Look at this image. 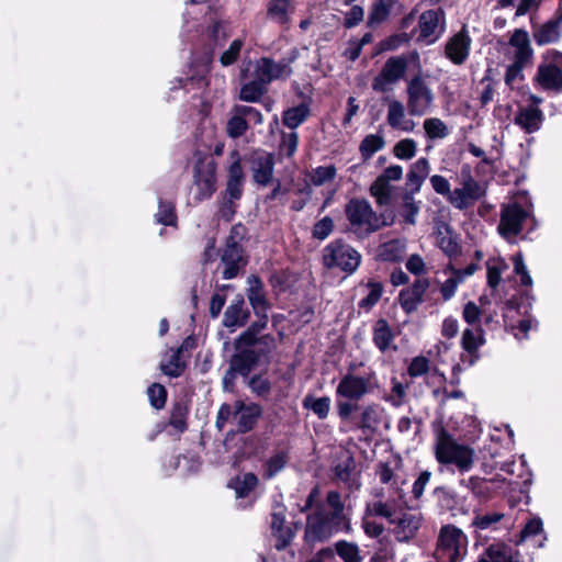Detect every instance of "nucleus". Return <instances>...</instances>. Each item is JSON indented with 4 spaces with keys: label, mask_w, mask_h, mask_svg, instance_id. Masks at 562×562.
<instances>
[{
    "label": "nucleus",
    "mask_w": 562,
    "mask_h": 562,
    "mask_svg": "<svg viewBox=\"0 0 562 562\" xmlns=\"http://www.w3.org/2000/svg\"><path fill=\"white\" fill-rule=\"evenodd\" d=\"M434 451L440 465H453L460 473L471 471L476 459L475 450L472 447L459 443L442 427L436 431Z\"/></svg>",
    "instance_id": "nucleus-1"
},
{
    "label": "nucleus",
    "mask_w": 562,
    "mask_h": 562,
    "mask_svg": "<svg viewBox=\"0 0 562 562\" xmlns=\"http://www.w3.org/2000/svg\"><path fill=\"white\" fill-rule=\"evenodd\" d=\"M350 229L359 237H366L393 223L392 214L378 215L364 199L350 200L345 209Z\"/></svg>",
    "instance_id": "nucleus-2"
},
{
    "label": "nucleus",
    "mask_w": 562,
    "mask_h": 562,
    "mask_svg": "<svg viewBox=\"0 0 562 562\" xmlns=\"http://www.w3.org/2000/svg\"><path fill=\"white\" fill-rule=\"evenodd\" d=\"M468 551V537L458 527L445 525L440 528L435 558L437 562H461Z\"/></svg>",
    "instance_id": "nucleus-3"
},
{
    "label": "nucleus",
    "mask_w": 562,
    "mask_h": 562,
    "mask_svg": "<svg viewBox=\"0 0 562 562\" xmlns=\"http://www.w3.org/2000/svg\"><path fill=\"white\" fill-rule=\"evenodd\" d=\"M485 194V184L473 177L470 166H462L459 187L453 189L450 204L459 211H464L472 207Z\"/></svg>",
    "instance_id": "nucleus-4"
},
{
    "label": "nucleus",
    "mask_w": 562,
    "mask_h": 562,
    "mask_svg": "<svg viewBox=\"0 0 562 562\" xmlns=\"http://www.w3.org/2000/svg\"><path fill=\"white\" fill-rule=\"evenodd\" d=\"M376 387L378 379L375 372L371 371L366 375H358L348 371L337 384L336 396L342 400L359 402Z\"/></svg>",
    "instance_id": "nucleus-5"
},
{
    "label": "nucleus",
    "mask_w": 562,
    "mask_h": 562,
    "mask_svg": "<svg viewBox=\"0 0 562 562\" xmlns=\"http://www.w3.org/2000/svg\"><path fill=\"white\" fill-rule=\"evenodd\" d=\"M361 261V255L348 244L341 240H334L323 249V263L326 268H338L345 272L352 273Z\"/></svg>",
    "instance_id": "nucleus-6"
},
{
    "label": "nucleus",
    "mask_w": 562,
    "mask_h": 562,
    "mask_svg": "<svg viewBox=\"0 0 562 562\" xmlns=\"http://www.w3.org/2000/svg\"><path fill=\"white\" fill-rule=\"evenodd\" d=\"M446 15L441 9H431L424 11L414 29L415 41L422 45L435 44L445 33Z\"/></svg>",
    "instance_id": "nucleus-7"
},
{
    "label": "nucleus",
    "mask_w": 562,
    "mask_h": 562,
    "mask_svg": "<svg viewBox=\"0 0 562 562\" xmlns=\"http://www.w3.org/2000/svg\"><path fill=\"white\" fill-rule=\"evenodd\" d=\"M537 83L544 90H562V53L549 49L538 66L535 77Z\"/></svg>",
    "instance_id": "nucleus-8"
},
{
    "label": "nucleus",
    "mask_w": 562,
    "mask_h": 562,
    "mask_svg": "<svg viewBox=\"0 0 562 562\" xmlns=\"http://www.w3.org/2000/svg\"><path fill=\"white\" fill-rule=\"evenodd\" d=\"M407 110L411 115L426 114L434 103V93L420 75L414 76L407 83Z\"/></svg>",
    "instance_id": "nucleus-9"
},
{
    "label": "nucleus",
    "mask_w": 562,
    "mask_h": 562,
    "mask_svg": "<svg viewBox=\"0 0 562 562\" xmlns=\"http://www.w3.org/2000/svg\"><path fill=\"white\" fill-rule=\"evenodd\" d=\"M530 210L517 201L504 204L501 211L498 233L507 240H513L522 229V223L530 216Z\"/></svg>",
    "instance_id": "nucleus-10"
},
{
    "label": "nucleus",
    "mask_w": 562,
    "mask_h": 562,
    "mask_svg": "<svg viewBox=\"0 0 562 562\" xmlns=\"http://www.w3.org/2000/svg\"><path fill=\"white\" fill-rule=\"evenodd\" d=\"M408 60L405 56L387 58L381 71L372 80V89L376 92H386L406 74Z\"/></svg>",
    "instance_id": "nucleus-11"
},
{
    "label": "nucleus",
    "mask_w": 562,
    "mask_h": 562,
    "mask_svg": "<svg viewBox=\"0 0 562 562\" xmlns=\"http://www.w3.org/2000/svg\"><path fill=\"white\" fill-rule=\"evenodd\" d=\"M194 182L191 187V194L194 202L200 203L210 199L215 192L216 167L210 161L207 164L199 162L194 167Z\"/></svg>",
    "instance_id": "nucleus-12"
},
{
    "label": "nucleus",
    "mask_w": 562,
    "mask_h": 562,
    "mask_svg": "<svg viewBox=\"0 0 562 562\" xmlns=\"http://www.w3.org/2000/svg\"><path fill=\"white\" fill-rule=\"evenodd\" d=\"M235 347L236 353L232 357L229 364L243 376H247L259 362L262 353L267 352V348L257 350L255 346L241 345L239 339L236 340Z\"/></svg>",
    "instance_id": "nucleus-13"
},
{
    "label": "nucleus",
    "mask_w": 562,
    "mask_h": 562,
    "mask_svg": "<svg viewBox=\"0 0 562 562\" xmlns=\"http://www.w3.org/2000/svg\"><path fill=\"white\" fill-rule=\"evenodd\" d=\"M290 75L291 68L288 64L260 58L256 61L252 79L267 88L271 81L286 78Z\"/></svg>",
    "instance_id": "nucleus-14"
},
{
    "label": "nucleus",
    "mask_w": 562,
    "mask_h": 562,
    "mask_svg": "<svg viewBox=\"0 0 562 562\" xmlns=\"http://www.w3.org/2000/svg\"><path fill=\"white\" fill-rule=\"evenodd\" d=\"M472 40L465 27L448 38L445 45V56L454 65H463L471 49Z\"/></svg>",
    "instance_id": "nucleus-15"
},
{
    "label": "nucleus",
    "mask_w": 562,
    "mask_h": 562,
    "mask_svg": "<svg viewBox=\"0 0 562 562\" xmlns=\"http://www.w3.org/2000/svg\"><path fill=\"white\" fill-rule=\"evenodd\" d=\"M274 157L272 154L259 151L255 153L251 160V171L254 181L262 187H267L273 180Z\"/></svg>",
    "instance_id": "nucleus-16"
},
{
    "label": "nucleus",
    "mask_w": 562,
    "mask_h": 562,
    "mask_svg": "<svg viewBox=\"0 0 562 562\" xmlns=\"http://www.w3.org/2000/svg\"><path fill=\"white\" fill-rule=\"evenodd\" d=\"M261 416L262 407L259 404L236 401V423L239 432L245 434L254 429Z\"/></svg>",
    "instance_id": "nucleus-17"
},
{
    "label": "nucleus",
    "mask_w": 562,
    "mask_h": 562,
    "mask_svg": "<svg viewBox=\"0 0 562 562\" xmlns=\"http://www.w3.org/2000/svg\"><path fill=\"white\" fill-rule=\"evenodd\" d=\"M429 280L427 278L416 279L415 282L400 292L398 301L402 308L411 314L417 310L423 302V297L429 288Z\"/></svg>",
    "instance_id": "nucleus-18"
},
{
    "label": "nucleus",
    "mask_w": 562,
    "mask_h": 562,
    "mask_svg": "<svg viewBox=\"0 0 562 562\" xmlns=\"http://www.w3.org/2000/svg\"><path fill=\"white\" fill-rule=\"evenodd\" d=\"M285 507L281 504H276L271 513V530L277 537L276 548L278 550L284 549L291 541L293 532L285 525Z\"/></svg>",
    "instance_id": "nucleus-19"
},
{
    "label": "nucleus",
    "mask_w": 562,
    "mask_h": 562,
    "mask_svg": "<svg viewBox=\"0 0 562 562\" xmlns=\"http://www.w3.org/2000/svg\"><path fill=\"white\" fill-rule=\"evenodd\" d=\"M386 122L392 128L406 133L416 127L415 121L407 116L404 104L395 99L387 103Z\"/></svg>",
    "instance_id": "nucleus-20"
},
{
    "label": "nucleus",
    "mask_w": 562,
    "mask_h": 562,
    "mask_svg": "<svg viewBox=\"0 0 562 562\" xmlns=\"http://www.w3.org/2000/svg\"><path fill=\"white\" fill-rule=\"evenodd\" d=\"M544 120L543 112L535 105L520 108L515 117L514 123L524 132L532 134L540 130Z\"/></svg>",
    "instance_id": "nucleus-21"
},
{
    "label": "nucleus",
    "mask_w": 562,
    "mask_h": 562,
    "mask_svg": "<svg viewBox=\"0 0 562 562\" xmlns=\"http://www.w3.org/2000/svg\"><path fill=\"white\" fill-rule=\"evenodd\" d=\"M509 45L513 48L515 63L528 65L531 61L533 50L530 45L529 35L525 30H515L509 40Z\"/></svg>",
    "instance_id": "nucleus-22"
},
{
    "label": "nucleus",
    "mask_w": 562,
    "mask_h": 562,
    "mask_svg": "<svg viewBox=\"0 0 562 562\" xmlns=\"http://www.w3.org/2000/svg\"><path fill=\"white\" fill-rule=\"evenodd\" d=\"M477 562H519V553L512 546L494 542L484 550Z\"/></svg>",
    "instance_id": "nucleus-23"
},
{
    "label": "nucleus",
    "mask_w": 562,
    "mask_h": 562,
    "mask_svg": "<svg viewBox=\"0 0 562 562\" xmlns=\"http://www.w3.org/2000/svg\"><path fill=\"white\" fill-rule=\"evenodd\" d=\"M241 252L240 246L231 237L222 255V262L225 265L224 279L229 280L238 274L243 259Z\"/></svg>",
    "instance_id": "nucleus-24"
},
{
    "label": "nucleus",
    "mask_w": 562,
    "mask_h": 562,
    "mask_svg": "<svg viewBox=\"0 0 562 562\" xmlns=\"http://www.w3.org/2000/svg\"><path fill=\"white\" fill-rule=\"evenodd\" d=\"M258 316V319L254 322L249 328L244 331L237 339H239V344L247 345V346H256L257 344L263 345L265 348H267V342H272V338L270 336H261L260 338L257 337V335L266 328L268 324V315L266 313H260Z\"/></svg>",
    "instance_id": "nucleus-25"
},
{
    "label": "nucleus",
    "mask_w": 562,
    "mask_h": 562,
    "mask_svg": "<svg viewBox=\"0 0 562 562\" xmlns=\"http://www.w3.org/2000/svg\"><path fill=\"white\" fill-rule=\"evenodd\" d=\"M294 11L293 0H269L267 4L268 18L280 25H288Z\"/></svg>",
    "instance_id": "nucleus-26"
},
{
    "label": "nucleus",
    "mask_w": 562,
    "mask_h": 562,
    "mask_svg": "<svg viewBox=\"0 0 562 562\" xmlns=\"http://www.w3.org/2000/svg\"><path fill=\"white\" fill-rule=\"evenodd\" d=\"M395 335L389 323L384 318L378 319L372 328V340L374 346L381 351L386 352L389 349L396 347L393 345Z\"/></svg>",
    "instance_id": "nucleus-27"
},
{
    "label": "nucleus",
    "mask_w": 562,
    "mask_h": 562,
    "mask_svg": "<svg viewBox=\"0 0 562 562\" xmlns=\"http://www.w3.org/2000/svg\"><path fill=\"white\" fill-rule=\"evenodd\" d=\"M244 171L239 160L234 161L228 169V180L226 183L224 199L239 200L243 194Z\"/></svg>",
    "instance_id": "nucleus-28"
},
{
    "label": "nucleus",
    "mask_w": 562,
    "mask_h": 562,
    "mask_svg": "<svg viewBox=\"0 0 562 562\" xmlns=\"http://www.w3.org/2000/svg\"><path fill=\"white\" fill-rule=\"evenodd\" d=\"M430 165L428 159L419 158L412 166L406 176V187L408 192L417 193L429 175Z\"/></svg>",
    "instance_id": "nucleus-29"
},
{
    "label": "nucleus",
    "mask_w": 562,
    "mask_h": 562,
    "mask_svg": "<svg viewBox=\"0 0 562 562\" xmlns=\"http://www.w3.org/2000/svg\"><path fill=\"white\" fill-rule=\"evenodd\" d=\"M247 297L256 315L266 313L269 310V303L263 293L262 282L255 276L248 278Z\"/></svg>",
    "instance_id": "nucleus-30"
},
{
    "label": "nucleus",
    "mask_w": 562,
    "mask_h": 562,
    "mask_svg": "<svg viewBox=\"0 0 562 562\" xmlns=\"http://www.w3.org/2000/svg\"><path fill=\"white\" fill-rule=\"evenodd\" d=\"M395 538L400 542L409 541L419 528L420 520L414 514H403L401 518H395Z\"/></svg>",
    "instance_id": "nucleus-31"
},
{
    "label": "nucleus",
    "mask_w": 562,
    "mask_h": 562,
    "mask_svg": "<svg viewBox=\"0 0 562 562\" xmlns=\"http://www.w3.org/2000/svg\"><path fill=\"white\" fill-rule=\"evenodd\" d=\"M249 313L244 310L243 299L233 302L225 311L223 324L227 328L244 326L248 319Z\"/></svg>",
    "instance_id": "nucleus-32"
},
{
    "label": "nucleus",
    "mask_w": 562,
    "mask_h": 562,
    "mask_svg": "<svg viewBox=\"0 0 562 562\" xmlns=\"http://www.w3.org/2000/svg\"><path fill=\"white\" fill-rule=\"evenodd\" d=\"M306 538L312 541H322L330 536L328 522L321 515L307 517Z\"/></svg>",
    "instance_id": "nucleus-33"
},
{
    "label": "nucleus",
    "mask_w": 562,
    "mask_h": 562,
    "mask_svg": "<svg viewBox=\"0 0 562 562\" xmlns=\"http://www.w3.org/2000/svg\"><path fill=\"white\" fill-rule=\"evenodd\" d=\"M484 344L483 330L477 328H465L462 333L461 346L470 357L477 358L476 352Z\"/></svg>",
    "instance_id": "nucleus-34"
},
{
    "label": "nucleus",
    "mask_w": 562,
    "mask_h": 562,
    "mask_svg": "<svg viewBox=\"0 0 562 562\" xmlns=\"http://www.w3.org/2000/svg\"><path fill=\"white\" fill-rule=\"evenodd\" d=\"M538 45L554 43L560 38L559 20L549 21L533 32Z\"/></svg>",
    "instance_id": "nucleus-35"
},
{
    "label": "nucleus",
    "mask_w": 562,
    "mask_h": 562,
    "mask_svg": "<svg viewBox=\"0 0 562 562\" xmlns=\"http://www.w3.org/2000/svg\"><path fill=\"white\" fill-rule=\"evenodd\" d=\"M248 130V123L244 113L239 112V105H235L232 109L231 117L227 121L226 132L232 138H238L243 136Z\"/></svg>",
    "instance_id": "nucleus-36"
},
{
    "label": "nucleus",
    "mask_w": 562,
    "mask_h": 562,
    "mask_svg": "<svg viewBox=\"0 0 562 562\" xmlns=\"http://www.w3.org/2000/svg\"><path fill=\"white\" fill-rule=\"evenodd\" d=\"M308 115V106L306 104H300L288 109L283 113L282 122L286 127L295 130L307 120Z\"/></svg>",
    "instance_id": "nucleus-37"
},
{
    "label": "nucleus",
    "mask_w": 562,
    "mask_h": 562,
    "mask_svg": "<svg viewBox=\"0 0 562 562\" xmlns=\"http://www.w3.org/2000/svg\"><path fill=\"white\" fill-rule=\"evenodd\" d=\"M381 420V407L378 404L366 405L360 415L358 427L362 430L374 429Z\"/></svg>",
    "instance_id": "nucleus-38"
},
{
    "label": "nucleus",
    "mask_w": 562,
    "mask_h": 562,
    "mask_svg": "<svg viewBox=\"0 0 562 562\" xmlns=\"http://www.w3.org/2000/svg\"><path fill=\"white\" fill-rule=\"evenodd\" d=\"M303 406L312 411L319 419H325L330 411V398L327 396L314 397L307 395L303 400Z\"/></svg>",
    "instance_id": "nucleus-39"
},
{
    "label": "nucleus",
    "mask_w": 562,
    "mask_h": 562,
    "mask_svg": "<svg viewBox=\"0 0 562 562\" xmlns=\"http://www.w3.org/2000/svg\"><path fill=\"white\" fill-rule=\"evenodd\" d=\"M353 470L355 460L351 456L347 454L335 464L333 472L336 480L351 485L355 483L351 479Z\"/></svg>",
    "instance_id": "nucleus-40"
},
{
    "label": "nucleus",
    "mask_w": 562,
    "mask_h": 562,
    "mask_svg": "<svg viewBox=\"0 0 562 562\" xmlns=\"http://www.w3.org/2000/svg\"><path fill=\"white\" fill-rule=\"evenodd\" d=\"M186 368V361L182 359V355L176 350H171L168 360L160 362V370L169 376H180Z\"/></svg>",
    "instance_id": "nucleus-41"
},
{
    "label": "nucleus",
    "mask_w": 562,
    "mask_h": 562,
    "mask_svg": "<svg viewBox=\"0 0 562 562\" xmlns=\"http://www.w3.org/2000/svg\"><path fill=\"white\" fill-rule=\"evenodd\" d=\"M412 192H406L402 199L401 216L404 222L411 225L416 223V216L419 213V203L415 201Z\"/></svg>",
    "instance_id": "nucleus-42"
},
{
    "label": "nucleus",
    "mask_w": 562,
    "mask_h": 562,
    "mask_svg": "<svg viewBox=\"0 0 562 562\" xmlns=\"http://www.w3.org/2000/svg\"><path fill=\"white\" fill-rule=\"evenodd\" d=\"M266 92L267 88L251 78L241 86L239 99L245 102H258Z\"/></svg>",
    "instance_id": "nucleus-43"
},
{
    "label": "nucleus",
    "mask_w": 562,
    "mask_h": 562,
    "mask_svg": "<svg viewBox=\"0 0 562 562\" xmlns=\"http://www.w3.org/2000/svg\"><path fill=\"white\" fill-rule=\"evenodd\" d=\"M385 145L384 138L376 134L367 135L360 144L359 150L364 160L371 158Z\"/></svg>",
    "instance_id": "nucleus-44"
},
{
    "label": "nucleus",
    "mask_w": 562,
    "mask_h": 562,
    "mask_svg": "<svg viewBox=\"0 0 562 562\" xmlns=\"http://www.w3.org/2000/svg\"><path fill=\"white\" fill-rule=\"evenodd\" d=\"M336 552L344 562H361L360 550L357 543L348 542L345 540L338 541L335 544Z\"/></svg>",
    "instance_id": "nucleus-45"
},
{
    "label": "nucleus",
    "mask_w": 562,
    "mask_h": 562,
    "mask_svg": "<svg viewBox=\"0 0 562 562\" xmlns=\"http://www.w3.org/2000/svg\"><path fill=\"white\" fill-rule=\"evenodd\" d=\"M424 130L428 138H445L449 134L448 126L438 117H429L424 121Z\"/></svg>",
    "instance_id": "nucleus-46"
},
{
    "label": "nucleus",
    "mask_w": 562,
    "mask_h": 562,
    "mask_svg": "<svg viewBox=\"0 0 562 562\" xmlns=\"http://www.w3.org/2000/svg\"><path fill=\"white\" fill-rule=\"evenodd\" d=\"M370 192L376 199V202L380 205H384L390 201L392 186L389 181L379 176L376 180L371 184Z\"/></svg>",
    "instance_id": "nucleus-47"
},
{
    "label": "nucleus",
    "mask_w": 562,
    "mask_h": 562,
    "mask_svg": "<svg viewBox=\"0 0 562 562\" xmlns=\"http://www.w3.org/2000/svg\"><path fill=\"white\" fill-rule=\"evenodd\" d=\"M392 8L391 0H376L369 13V25H375L383 22L390 14Z\"/></svg>",
    "instance_id": "nucleus-48"
},
{
    "label": "nucleus",
    "mask_w": 562,
    "mask_h": 562,
    "mask_svg": "<svg viewBox=\"0 0 562 562\" xmlns=\"http://www.w3.org/2000/svg\"><path fill=\"white\" fill-rule=\"evenodd\" d=\"M380 257L385 261H398L404 255V244L400 240H390L380 247Z\"/></svg>",
    "instance_id": "nucleus-49"
},
{
    "label": "nucleus",
    "mask_w": 562,
    "mask_h": 562,
    "mask_svg": "<svg viewBox=\"0 0 562 562\" xmlns=\"http://www.w3.org/2000/svg\"><path fill=\"white\" fill-rule=\"evenodd\" d=\"M460 484L469 488L477 497L488 498L491 495V488L485 479L471 476L467 480H461Z\"/></svg>",
    "instance_id": "nucleus-50"
},
{
    "label": "nucleus",
    "mask_w": 562,
    "mask_h": 562,
    "mask_svg": "<svg viewBox=\"0 0 562 562\" xmlns=\"http://www.w3.org/2000/svg\"><path fill=\"white\" fill-rule=\"evenodd\" d=\"M487 284L495 289L502 279V273L508 269L507 263L502 259L488 260L487 265Z\"/></svg>",
    "instance_id": "nucleus-51"
},
{
    "label": "nucleus",
    "mask_w": 562,
    "mask_h": 562,
    "mask_svg": "<svg viewBox=\"0 0 562 562\" xmlns=\"http://www.w3.org/2000/svg\"><path fill=\"white\" fill-rule=\"evenodd\" d=\"M336 173H337V169L333 165L319 166L312 171L311 182L316 187L324 186V184L333 181L336 177Z\"/></svg>",
    "instance_id": "nucleus-52"
},
{
    "label": "nucleus",
    "mask_w": 562,
    "mask_h": 562,
    "mask_svg": "<svg viewBox=\"0 0 562 562\" xmlns=\"http://www.w3.org/2000/svg\"><path fill=\"white\" fill-rule=\"evenodd\" d=\"M258 484V477L254 473H245L235 481V491L238 497L247 496Z\"/></svg>",
    "instance_id": "nucleus-53"
},
{
    "label": "nucleus",
    "mask_w": 562,
    "mask_h": 562,
    "mask_svg": "<svg viewBox=\"0 0 562 562\" xmlns=\"http://www.w3.org/2000/svg\"><path fill=\"white\" fill-rule=\"evenodd\" d=\"M417 151V143L413 138H404L397 142L393 148L395 157L404 160L412 159Z\"/></svg>",
    "instance_id": "nucleus-54"
},
{
    "label": "nucleus",
    "mask_w": 562,
    "mask_h": 562,
    "mask_svg": "<svg viewBox=\"0 0 562 562\" xmlns=\"http://www.w3.org/2000/svg\"><path fill=\"white\" fill-rule=\"evenodd\" d=\"M367 289H368V294L359 302V306L361 308L370 310L381 299L383 288L380 282L370 281L367 284Z\"/></svg>",
    "instance_id": "nucleus-55"
},
{
    "label": "nucleus",
    "mask_w": 562,
    "mask_h": 562,
    "mask_svg": "<svg viewBox=\"0 0 562 562\" xmlns=\"http://www.w3.org/2000/svg\"><path fill=\"white\" fill-rule=\"evenodd\" d=\"M451 271L452 276L449 277L440 286V293L446 301L450 300L454 295L458 285L463 282V277L461 276L460 270L451 268Z\"/></svg>",
    "instance_id": "nucleus-56"
},
{
    "label": "nucleus",
    "mask_w": 562,
    "mask_h": 562,
    "mask_svg": "<svg viewBox=\"0 0 562 562\" xmlns=\"http://www.w3.org/2000/svg\"><path fill=\"white\" fill-rule=\"evenodd\" d=\"M156 221L164 225H175L177 221L175 205L171 202L159 200Z\"/></svg>",
    "instance_id": "nucleus-57"
},
{
    "label": "nucleus",
    "mask_w": 562,
    "mask_h": 562,
    "mask_svg": "<svg viewBox=\"0 0 562 562\" xmlns=\"http://www.w3.org/2000/svg\"><path fill=\"white\" fill-rule=\"evenodd\" d=\"M288 456L285 452H277L266 462L265 475L271 479L277 475L286 464Z\"/></svg>",
    "instance_id": "nucleus-58"
},
{
    "label": "nucleus",
    "mask_w": 562,
    "mask_h": 562,
    "mask_svg": "<svg viewBox=\"0 0 562 562\" xmlns=\"http://www.w3.org/2000/svg\"><path fill=\"white\" fill-rule=\"evenodd\" d=\"M503 518L504 514L502 513H487L484 515H476L472 524L481 530L494 529L495 525L498 524Z\"/></svg>",
    "instance_id": "nucleus-59"
},
{
    "label": "nucleus",
    "mask_w": 562,
    "mask_h": 562,
    "mask_svg": "<svg viewBox=\"0 0 562 562\" xmlns=\"http://www.w3.org/2000/svg\"><path fill=\"white\" fill-rule=\"evenodd\" d=\"M366 515L383 517L389 519L391 524H395V517H393L391 506L387 505L386 501H378L368 504L366 507Z\"/></svg>",
    "instance_id": "nucleus-60"
},
{
    "label": "nucleus",
    "mask_w": 562,
    "mask_h": 562,
    "mask_svg": "<svg viewBox=\"0 0 562 562\" xmlns=\"http://www.w3.org/2000/svg\"><path fill=\"white\" fill-rule=\"evenodd\" d=\"M147 395L153 407L160 409L165 406L167 391L164 385L159 383L151 384L147 390Z\"/></svg>",
    "instance_id": "nucleus-61"
},
{
    "label": "nucleus",
    "mask_w": 562,
    "mask_h": 562,
    "mask_svg": "<svg viewBox=\"0 0 562 562\" xmlns=\"http://www.w3.org/2000/svg\"><path fill=\"white\" fill-rule=\"evenodd\" d=\"M437 245L450 257L456 256L459 252V245L449 231L446 233L439 232Z\"/></svg>",
    "instance_id": "nucleus-62"
},
{
    "label": "nucleus",
    "mask_w": 562,
    "mask_h": 562,
    "mask_svg": "<svg viewBox=\"0 0 562 562\" xmlns=\"http://www.w3.org/2000/svg\"><path fill=\"white\" fill-rule=\"evenodd\" d=\"M299 145V135L296 132L291 133H282L281 142H280V153L284 154L288 157H291L295 154Z\"/></svg>",
    "instance_id": "nucleus-63"
},
{
    "label": "nucleus",
    "mask_w": 562,
    "mask_h": 562,
    "mask_svg": "<svg viewBox=\"0 0 562 562\" xmlns=\"http://www.w3.org/2000/svg\"><path fill=\"white\" fill-rule=\"evenodd\" d=\"M327 503L333 509V519L337 522H340L345 519L344 509L345 505L341 502L340 494L336 491H330L327 494Z\"/></svg>",
    "instance_id": "nucleus-64"
}]
</instances>
